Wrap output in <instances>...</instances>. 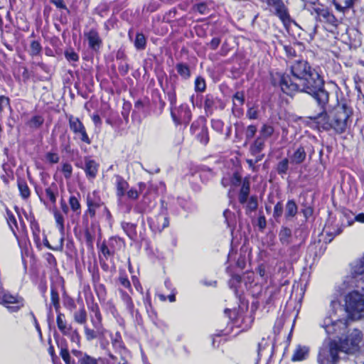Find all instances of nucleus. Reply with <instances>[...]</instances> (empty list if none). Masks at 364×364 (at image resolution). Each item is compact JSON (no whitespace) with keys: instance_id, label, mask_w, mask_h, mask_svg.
I'll use <instances>...</instances> for the list:
<instances>
[{"instance_id":"obj_1","label":"nucleus","mask_w":364,"mask_h":364,"mask_svg":"<svg viewBox=\"0 0 364 364\" xmlns=\"http://www.w3.org/2000/svg\"><path fill=\"white\" fill-rule=\"evenodd\" d=\"M271 82L287 95L304 92L312 97L319 112L308 118L318 131L333 130L336 134L340 135L350 127L353 114L352 108L343 103L335 107L329 114L327 112L330 94L325 89L323 77L307 60L300 59L294 61L290 65V74L280 72L271 74Z\"/></svg>"},{"instance_id":"obj_2","label":"nucleus","mask_w":364,"mask_h":364,"mask_svg":"<svg viewBox=\"0 0 364 364\" xmlns=\"http://www.w3.org/2000/svg\"><path fill=\"white\" fill-rule=\"evenodd\" d=\"M351 282L356 290L348 292L344 299L347 318L356 321L364 318V253L351 267Z\"/></svg>"},{"instance_id":"obj_3","label":"nucleus","mask_w":364,"mask_h":364,"mask_svg":"<svg viewBox=\"0 0 364 364\" xmlns=\"http://www.w3.org/2000/svg\"><path fill=\"white\" fill-rule=\"evenodd\" d=\"M54 341L59 350V356L65 364H99L100 358H97L79 349L69 350L68 342L64 336L58 333L53 334Z\"/></svg>"},{"instance_id":"obj_4","label":"nucleus","mask_w":364,"mask_h":364,"mask_svg":"<svg viewBox=\"0 0 364 364\" xmlns=\"http://www.w3.org/2000/svg\"><path fill=\"white\" fill-rule=\"evenodd\" d=\"M86 305L89 311L90 320L93 328L89 326L85 328V338L87 341L103 338L107 332L103 325V316L95 298L86 299Z\"/></svg>"},{"instance_id":"obj_5","label":"nucleus","mask_w":364,"mask_h":364,"mask_svg":"<svg viewBox=\"0 0 364 364\" xmlns=\"http://www.w3.org/2000/svg\"><path fill=\"white\" fill-rule=\"evenodd\" d=\"M311 4L309 11L311 15H314L316 21L321 23L327 31L332 33L337 32L341 21L336 17L332 10L322 4L313 2Z\"/></svg>"},{"instance_id":"obj_6","label":"nucleus","mask_w":364,"mask_h":364,"mask_svg":"<svg viewBox=\"0 0 364 364\" xmlns=\"http://www.w3.org/2000/svg\"><path fill=\"white\" fill-rule=\"evenodd\" d=\"M86 209L89 215H91L95 220L104 219L107 223H111L113 220L112 214L107 206L105 203L102 200L96 191L87 195L85 199Z\"/></svg>"},{"instance_id":"obj_7","label":"nucleus","mask_w":364,"mask_h":364,"mask_svg":"<svg viewBox=\"0 0 364 364\" xmlns=\"http://www.w3.org/2000/svg\"><path fill=\"white\" fill-rule=\"evenodd\" d=\"M18 220L19 224L17 223L16 227H12L9 230L17 242L21 251L22 262L23 264H26V257L29 256L31 245L27 226L20 214H18Z\"/></svg>"},{"instance_id":"obj_8","label":"nucleus","mask_w":364,"mask_h":364,"mask_svg":"<svg viewBox=\"0 0 364 364\" xmlns=\"http://www.w3.org/2000/svg\"><path fill=\"white\" fill-rule=\"evenodd\" d=\"M53 215L55 220V223L56 228L58 229L60 235H54L57 241L55 242L54 245H52L46 236V235H43L42 242V247L44 246L48 249L55 251V252H63L65 242V218H63V215L56 208H55L53 210Z\"/></svg>"},{"instance_id":"obj_9","label":"nucleus","mask_w":364,"mask_h":364,"mask_svg":"<svg viewBox=\"0 0 364 364\" xmlns=\"http://www.w3.org/2000/svg\"><path fill=\"white\" fill-rule=\"evenodd\" d=\"M70 131L73 134V140L79 144L90 145L92 139L89 136L87 129L82 120L73 114H67Z\"/></svg>"},{"instance_id":"obj_10","label":"nucleus","mask_w":364,"mask_h":364,"mask_svg":"<svg viewBox=\"0 0 364 364\" xmlns=\"http://www.w3.org/2000/svg\"><path fill=\"white\" fill-rule=\"evenodd\" d=\"M114 187L117 200H122L125 196L131 200L139 199L137 189L134 187L129 188L128 181L122 176L114 174Z\"/></svg>"},{"instance_id":"obj_11","label":"nucleus","mask_w":364,"mask_h":364,"mask_svg":"<svg viewBox=\"0 0 364 364\" xmlns=\"http://www.w3.org/2000/svg\"><path fill=\"white\" fill-rule=\"evenodd\" d=\"M203 100V104L200 105L196 104L198 107H203L205 117L211 116L215 111H223L226 107V102L215 92H208L204 96H200Z\"/></svg>"},{"instance_id":"obj_12","label":"nucleus","mask_w":364,"mask_h":364,"mask_svg":"<svg viewBox=\"0 0 364 364\" xmlns=\"http://www.w3.org/2000/svg\"><path fill=\"white\" fill-rule=\"evenodd\" d=\"M170 107V115L176 127L179 125L188 126L192 119V112L189 105L186 103L181 104L176 107V103Z\"/></svg>"},{"instance_id":"obj_13","label":"nucleus","mask_w":364,"mask_h":364,"mask_svg":"<svg viewBox=\"0 0 364 364\" xmlns=\"http://www.w3.org/2000/svg\"><path fill=\"white\" fill-rule=\"evenodd\" d=\"M190 132L202 145L206 146L210 141L209 131L205 116L200 115L194 120L190 127Z\"/></svg>"},{"instance_id":"obj_14","label":"nucleus","mask_w":364,"mask_h":364,"mask_svg":"<svg viewBox=\"0 0 364 364\" xmlns=\"http://www.w3.org/2000/svg\"><path fill=\"white\" fill-rule=\"evenodd\" d=\"M342 351L341 346L335 340L328 342L327 348L319 350L318 362L319 364H336L339 360V352Z\"/></svg>"},{"instance_id":"obj_15","label":"nucleus","mask_w":364,"mask_h":364,"mask_svg":"<svg viewBox=\"0 0 364 364\" xmlns=\"http://www.w3.org/2000/svg\"><path fill=\"white\" fill-rule=\"evenodd\" d=\"M24 299L18 294H12L0 286V304L6 307L9 313H16L24 306Z\"/></svg>"},{"instance_id":"obj_16","label":"nucleus","mask_w":364,"mask_h":364,"mask_svg":"<svg viewBox=\"0 0 364 364\" xmlns=\"http://www.w3.org/2000/svg\"><path fill=\"white\" fill-rule=\"evenodd\" d=\"M261 1L267 4L269 10L278 17L284 26L291 22L288 7L283 0H261Z\"/></svg>"},{"instance_id":"obj_17","label":"nucleus","mask_w":364,"mask_h":364,"mask_svg":"<svg viewBox=\"0 0 364 364\" xmlns=\"http://www.w3.org/2000/svg\"><path fill=\"white\" fill-rule=\"evenodd\" d=\"M230 183L232 186L237 187L241 184L238 193V202L241 205H245L250 193V181L249 177L242 178L238 171H235L230 177Z\"/></svg>"},{"instance_id":"obj_18","label":"nucleus","mask_w":364,"mask_h":364,"mask_svg":"<svg viewBox=\"0 0 364 364\" xmlns=\"http://www.w3.org/2000/svg\"><path fill=\"white\" fill-rule=\"evenodd\" d=\"M363 337L362 331L358 328H354L344 339L341 340L339 343L341 349L346 353L358 350Z\"/></svg>"},{"instance_id":"obj_19","label":"nucleus","mask_w":364,"mask_h":364,"mask_svg":"<svg viewBox=\"0 0 364 364\" xmlns=\"http://www.w3.org/2000/svg\"><path fill=\"white\" fill-rule=\"evenodd\" d=\"M156 79L159 87L166 96L168 101L172 105L177 103V94L176 86L171 85V87H168V77L166 73L161 70L156 73Z\"/></svg>"},{"instance_id":"obj_20","label":"nucleus","mask_w":364,"mask_h":364,"mask_svg":"<svg viewBox=\"0 0 364 364\" xmlns=\"http://www.w3.org/2000/svg\"><path fill=\"white\" fill-rule=\"evenodd\" d=\"M85 40L87 42L88 48L98 54L103 47V40L97 28H90L84 32Z\"/></svg>"},{"instance_id":"obj_21","label":"nucleus","mask_w":364,"mask_h":364,"mask_svg":"<svg viewBox=\"0 0 364 364\" xmlns=\"http://www.w3.org/2000/svg\"><path fill=\"white\" fill-rule=\"evenodd\" d=\"M147 223L151 232L160 233L169 225V218L164 213L147 218Z\"/></svg>"},{"instance_id":"obj_22","label":"nucleus","mask_w":364,"mask_h":364,"mask_svg":"<svg viewBox=\"0 0 364 364\" xmlns=\"http://www.w3.org/2000/svg\"><path fill=\"white\" fill-rule=\"evenodd\" d=\"M105 123L111 126L117 136H123L127 134L129 125L125 126L124 122L119 117L117 112H112L106 119Z\"/></svg>"},{"instance_id":"obj_23","label":"nucleus","mask_w":364,"mask_h":364,"mask_svg":"<svg viewBox=\"0 0 364 364\" xmlns=\"http://www.w3.org/2000/svg\"><path fill=\"white\" fill-rule=\"evenodd\" d=\"M77 167L83 169L86 178L89 181H93L96 178L100 168V164L97 162L95 160L91 159L90 157L86 156L85 157V166H82L79 164H75Z\"/></svg>"},{"instance_id":"obj_24","label":"nucleus","mask_w":364,"mask_h":364,"mask_svg":"<svg viewBox=\"0 0 364 364\" xmlns=\"http://www.w3.org/2000/svg\"><path fill=\"white\" fill-rule=\"evenodd\" d=\"M67 203L71 210L70 218L73 220L74 216L79 218L82 213L81 196L79 192L70 193ZM73 223L74 221L72 220Z\"/></svg>"},{"instance_id":"obj_25","label":"nucleus","mask_w":364,"mask_h":364,"mask_svg":"<svg viewBox=\"0 0 364 364\" xmlns=\"http://www.w3.org/2000/svg\"><path fill=\"white\" fill-rule=\"evenodd\" d=\"M151 102L154 106V113L161 115L166 107V103L163 99L162 95L158 88H154L151 92Z\"/></svg>"},{"instance_id":"obj_26","label":"nucleus","mask_w":364,"mask_h":364,"mask_svg":"<svg viewBox=\"0 0 364 364\" xmlns=\"http://www.w3.org/2000/svg\"><path fill=\"white\" fill-rule=\"evenodd\" d=\"M111 343L115 353L119 354L122 359L129 354V350L126 347L119 331H117L114 336L112 337Z\"/></svg>"},{"instance_id":"obj_27","label":"nucleus","mask_w":364,"mask_h":364,"mask_svg":"<svg viewBox=\"0 0 364 364\" xmlns=\"http://www.w3.org/2000/svg\"><path fill=\"white\" fill-rule=\"evenodd\" d=\"M60 332L64 336H67L70 341L73 343H75L78 347L81 344V336L76 328H73L72 324L68 323L60 328Z\"/></svg>"},{"instance_id":"obj_28","label":"nucleus","mask_w":364,"mask_h":364,"mask_svg":"<svg viewBox=\"0 0 364 364\" xmlns=\"http://www.w3.org/2000/svg\"><path fill=\"white\" fill-rule=\"evenodd\" d=\"M60 332L64 336H67L70 341L73 343H75L78 347L81 344V336L76 328H73L72 324L68 323L60 328Z\"/></svg>"},{"instance_id":"obj_29","label":"nucleus","mask_w":364,"mask_h":364,"mask_svg":"<svg viewBox=\"0 0 364 364\" xmlns=\"http://www.w3.org/2000/svg\"><path fill=\"white\" fill-rule=\"evenodd\" d=\"M265 146L266 141L256 136L250 144L249 153L252 156H259L263 159L265 155L262 151L264 150Z\"/></svg>"},{"instance_id":"obj_30","label":"nucleus","mask_w":364,"mask_h":364,"mask_svg":"<svg viewBox=\"0 0 364 364\" xmlns=\"http://www.w3.org/2000/svg\"><path fill=\"white\" fill-rule=\"evenodd\" d=\"M51 306H53L55 311H60V296L57 288L54 285L50 286V304L47 314L48 321L53 320V315L51 310Z\"/></svg>"},{"instance_id":"obj_31","label":"nucleus","mask_w":364,"mask_h":364,"mask_svg":"<svg viewBox=\"0 0 364 364\" xmlns=\"http://www.w3.org/2000/svg\"><path fill=\"white\" fill-rule=\"evenodd\" d=\"M288 159L291 165H300L304 163L306 159V152L305 148L300 145L299 146L292 154L287 152Z\"/></svg>"},{"instance_id":"obj_32","label":"nucleus","mask_w":364,"mask_h":364,"mask_svg":"<svg viewBox=\"0 0 364 364\" xmlns=\"http://www.w3.org/2000/svg\"><path fill=\"white\" fill-rule=\"evenodd\" d=\"M58 196V185L55 182H53L45 188L44 198L46 201V204L49 203L50 205L55 206Z\"/></svg>"},{"instance_id":"obj_33","label":"nucleus","mask_w":364,"mask_h":364,"mask_svg":"<svg viewBox=\"0 0 364 364\" xmlns=\"http://www.w3.org/2000/svg\"><path fill=\"white\" fill-rule=\"evenodd\" d=\"M118 292L119 297L123 304H124L126 309L133 316L134 313V303L130 294L128 291H125L122 288H118Z\"/></svg>"},{"instance_id":"obj_34","label":"nucleus","mask_w":364,"mask_h":364,"mask_svg":"<svg viewBox=\"0 0 364 364\" xmlns=\"http://www.w3.org/2000/svg\"><path fill=\"white\" fill-rule=\"evenodd\" d=\"M317 25L307 28V30L299 27V32L297 33L298 39L302 42L311 43L315 37L317 32Z\"/></svg>"},{"instance_id":"obj_35","label":"nucleus","mask_w":364,"mask_h":364,"mask_svg":"<svg viewBox=\"0 0 364 364\" xmlns=\"http://www.w3.org/2000/svg\"><path fill=\"white\" fill-rule=\"evenodd\" d=\"M116 283L119 286L118 288H122L125 291L127 290L130 294L134 293L131 282L124 270H119V276L116 279Z\"/></svg>"},{"instance_id":"obj_36","label":"nucleus","mask_w":364,"mask_h":364,"mask_svg":"<svg viewBox=\"0 0 364 364\" xmlns=\"http://www.w3.org/2000/svg\"><path fill=\"white\" fill-rule=\"evenodd\" d=\"M121 227L129 240L134 242L137 240V225L136 223L123 221L121 223Z\"/></svg>"},{"instance_id":"obj_37","label":"nucleus","mask_w":364,"mask_h":364,"mask_svg":"<svg viewBox=\"0 0 364 364\" xmlns=\"http://www.w3.org/2000/svg\"><path fill=\"white\" fill-rule=\"evenodd\" d=\"M298 213V205L294 199H289L285 205L284 218L286 220H292Z\"/></svg>"},{"instance_id":"obj_38","label":"nucleus","mask_w":364,"mask_h":364,"mask_svg":"<svg viewBox=\"0 0 364 364\" xmlns=\"http://www.w3.org/2000/svg\"><path fill=\"white\" fill-rule=\"evenodd\" d=\"M309 355V348L305 346H298L294 351L291 356V360L294 362L302 361L308 358Z\"/></svg>"},{"instance_id":"obj_39","label":"nucleus","mask_w":364,"mask_h":364,"mask_svg":"<svg viewBox=\"0 0 364 364\" xmlns=\"http://www.w3.org/2000/svg\"><path fill=\"white\" fill-rule=\"evenodd\" d=\"M73 321L75 323H76L79 325H82L84 331H85V326H88V325L87 323V311H86L84 305H82V306L77 311L74 312Z\"/></svg>"},{"instance_id":"obj_40","label":"nucleus","mask_w":364,"mask_h":364,"mask_svg":"<svg viewBox=\"0 0 364 364\" xmlns=\"http://www.w3.org/2000/svg\"><path fill=\"white\" fill-rule=\"evenodd\" d=\"M106 242L114 254L117 251L125 247L126 245L124 239L117 235L109 237L108 240Z\"/></svg>"},{"instance_id":"obj_41","label":"nucleus","mask_w":364,"mask_h":364,"mask_svg":"<svg viewBox=\"0 0 364 364\" xmlns=\"http://www.w3.org/2000/svg\"><path fill=\"white\" fill-rule=\"evenodd\" d=\"M289 164H291L289 159L284 157L276 164L274 168V171L279 176L284 178V176L288 173Z\"/></svg>"},{"instance_id":"obj_42","label":"nucleus","mask_w":364,"mask_h":364,"mask_svg":"<svg viewBox=\"0 0 364 364\" xmlns=\"http://www.w3.org/2000/svg\"><path fill=\"white\" fill-rule=\"evenodd\" d=\"M274 133V127L269 123H264L261 126L259 135L257 136L267 141V139L271 138Z\"/></svg>"},{"instance_id":"obj_43","label":"nucleus","mask_w":364,"mask_h":364,"mask_svg":"<svg viewBox=\"0 0 364 364\" xmlns=\"http://www.w3.org/2000/svg\"><path fill=\"white\" fill-rule=\"evenodd\" d=\"M94 291L100 304L105 302L107 296V289L106 286L98 282L92 284Z\"/></svg>"},{"instance_id":"obj_44","label":"nucleus","mask_w":364,"mask_h":364,"mask_svg":"<svg viewBox=\"0 0 364 364\" xmlns=\"http://www.w3.org/2000/svg\"><path fill=\"white\" fill-rule=\"evenodd\" d=\"M17 187L19 191V195L23 200H27L31 196V190L24 178H18Z\"/></svg>"},{"instance_id":"obj_45","label":"nucleus","mask_w":364,"mask_h":364,"mask_svg":"<svg viewBox=\"0 0 364 364\" xmlns=\"http://www.w3.org/2000/svg\"><path fill=\"white\" fill-rule=\"evenodd\" d=\"M176 69L179 76L185 80L190 79L191 71L190 66L186 63H178L176 65Z\"/></svg>"},{"instance_id":"obj_46","label":"nucleus","mask_w":364,"mask_h":364,"mask_svg":"<svg viewBox=\"0 0 364 364\" xmlns=\"http://www.w3.org/2000/svg\"><path fill=\"white\" fill-rule=\"evenodd\" d=\"M98 254L101 255L103 259L113 258L114 253L112 249L108 246L107 242L105 240L101 244L97 243Z\"/></svg>"},{"instance_id":"obj_47","label":"nucleus","mask_w":364,"mask_h":364,"mask_svg":"<svg viewBox=\"0 0 364 364\" xmlns=\"http://www.w3.org/2000/svg\"><path fill=\"white\" fill-rule=\"evenodd\" d=\"M44 122L45 119L42 115L35 114L26 122V124L31 129H38L43 126Z\"/></svg>"},{"instance_id":"obj_48","label":"nucleus","mask_w":364,"mask_h":364,"mask_svg":"<svg viewBox=\"0 0 364 364\" xmlns=\"http://www.w3.org/2000/svg\"><path fill=\"white\" fill-rule=\"evenodd\" d=\"M257 132V126L256 124H251L244 128V135L245 138L244 146H246L250 141L255 138Z\"/></svg>"},{"instance_id":"obj_49","label":"nucleus","mask_w":364,"mask_h":364,"mask_svg":"<svg viewBox=\"0 0 364 364\" xmlns=\"http://www.w3.org/2000/svg\"><path fill=\"white\" fill-rule=\"evenodd\" d=\"M147 40L144 34L141 32L136 33L134 46L137 50H143L146 48Z\"/></svg>"},{"instance_id":"obj_50","label":"nucleus","mask_w":364,"mask_h":364,"mask_svg":"<svg viewBox=\"0 0 364 364\" xmlns=\"http://www.w3.org/2000/svg\"><path fill=\"white\" fill-rule=\"evenodd\" d=\"M42 46L39 40H33L30 43L29 55L31 57L38 56L42 53Z\"/></svg>"},{"instance_id":"obj_51","label":"nucleus","mask_w":364,"mask_h":364,"mask_svg":"<svg viewBox=\"0 0 364 364\" xmlns=\"http://www.w3.org/2000/svg\"><path fill=\"white\" fill-rule=\"evenodd\" d=\"M245 213L246 214L251 213L257 210L258 208V200L257 197L255 195L251 196L250 198H247V202L245 203Z\"/></svg>"},{"instance_id":"obj_52","label":"nucleus","mask_w":364,"mask_h":364,"mask_svg":"<svg viewBox=\"0 0 364 364\" xmlns=\"http://www.w3.org/2000/svg\"><path fill=\"white\" fill-rule=\"evenodd\" d=\"M87 270L91 277L92 284L98 283L100 282L101 276L99 267L97 264L93 265L90 264L87 267Z\"/></svg>"},{"instance_id":"obj_53","label":"nucleus","mask_w":364,"mask_h":364,"mask_svg":"<svg viewBox=\"0 0 364 364\" xmlns=\"http://www.w3.org/2000/svg\"><path fill=\"white\" fill-rule=\"evenodd\" d=\"M291 237V230L287 227H282L279 232V239L282 244L288 245L290 243V238Z\"/></svg>"},{"instance_id":"obj_54","label":"nucleus","mask_w":364,"mask_h":364,"mask_svg":"<svg viewBox=\"0 0 364 364\" xmlns=\"http://www.w3.org/2000/svg\"><path fill=\"white\" fill-rule=\"evenodd\" d=\"M161 6V0H150L143 6V11L146 13L156 11Z\"/></svg>"},{"instance_id":"obj_55","label":"nucleus","mask_w":364,"mask_h":364,"mask_svg":"<svg viewBox=\"0 0 364 364\" xmlns=\"http://www.w3.org/2000/svg\"><path fill=\"white\" fill-rule=\"evenodd\" d=\"M207 85L205 79L201 76L198 75L196 77L194 80V90L196 92H204L206 90Z\"/></svg>"},{"instance_id":"obj_56","label":"nucleus","mask_w":364,"mask_h":364,"mask_svg":"<svg viewBox=\"0 0 364 364\" xmlns=\"http://www.w3.org/2000/svg\"><path fill=\"white\" fill-rule=\"evenodd\" d=\"M84 237L87 247L92 250L95 238L94 231H92L90 228H84Z\"/></svg>"},{"instance_id":"obj_57","label":"nucleus","mask_w":364,"mask_h":364,"mask_svg":"<svg viewBox=\"0 0 364 364\" xmlns=\"http://www.w3.org/2000/svg\"><path fill=\"white\" fill-rule=\"evenodd\" d=\"M353 80L355 84V89L357 92L358 98L360 99V97L362 96L364 100V94L362 92L360 87V83L364 82L363 77L358 73V72H357L353 75Z\"/></svg>"},{"instance_id":"obj_58","label":"nucleus","mask_w":364,"mask_h":364,"mask_svg":"<svg viewBox=\"0 0 364 364\" xmlns=\"http://www.w3.org/2000/svg\"><path fill=\"white\" fill-rule=\"evenodd\" d=\"M4 217L6 222L9 229L14 226L16 227V225L18 223L16 218L15 215L13 213V212L8 208H6L5 214Z\"/></svg>"},{"instance_id":"obj_59","label":"nucleus","mask_w":364,"mask_h":364,"mask_svg":"<svg viewBox=\"0 0 364 364\" xmlns=\"http://www.w3.org/2000/svg\"><path fill=\"white\" fill-rule=\"evenodd\" d=\"M225 123L220 119H211L210 127L218 134L222 135L224 132Z\"/></svg>"},{"instance_id":"obj_60","label":"nucleus","mask_w":364,"mask_h":364,"mask_svg":"<svg viewBox=\"0 0 364 364\" xmlns=\"http://www.w3.org/2000/svg\"><path fill=\"white\" fill-rule=\"evenodd\" d=\"M48 343L49 344V347L48 348V353L50 357L51 361L53 364H62L59 356L56 354L54 346L52 344V340L50 338H48Z\"/></svg>"},{"instance_id":"obj_61","label":"nucleus","mask_w":364,"mask_h":364,"mask_svg":"<svg viewBox=\"0 0 364 364\" xmlns=\"http://www.w3.org/2000/svg\"><path fill=\"white\" fill-rule=\"evenodd\" d=\"M29 223V227L32 232H41V226L33 214H31L28 217H26Z\"/></svg>"},{"instance_id":"obj_62","label":"nucleus","mask_w":364,"mask_h":364,"mask_svg":"<svg viewBox=\"0 0 364 364\" xmlns=\"http://www.w3.org/2000/svg\"><path fill=\"white\" fill-rule=\"evenodd\" d=\"M146 314L148 315L149 318L153 323L154 325L159 326L160 323V319L158 316V313L154 306L149 307L146 309Z\"/></svg>"},{"instance_id":"obj_63","label":"nucleus","mask_w":364,"mask_h":364,"mask_svg":"<svg viewBox=\"0 0 364 364\" xmlns=\"http://www.w3.org/2000/svg\"><path fill=\"white\" fill-rule=\"evenodd\" d=\"M73 168L68 162H63L61 165V172L66 180L70 179L73 176Z\"/></svg>"},{"instance_id":"obj_64","label":"nucleus","mask_w":364,"mask_h":364,"mask_svg":"<svg viewBox=\"0 0 364 364\" xmlns=\"http://www.w3.org/2000/svg\"><path fill=\"white\" fill-rule=\"evenodd\" d=\"M284 213V205L282 200L278 201L274 206L273 218L278 220Z\"/></svg>"}]
</instances>
